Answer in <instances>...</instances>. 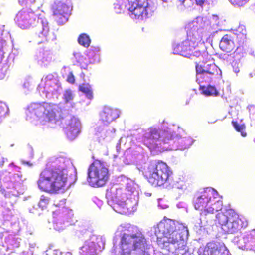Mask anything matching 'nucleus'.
Here are the masks:
<instances>
[{"instance_id": "nucleus-1", "label": "nucleus", "mask_w": 255, "mask_h": 255, "mask_svg": "<svg viewBox=\"0 0 255 255\" xmlns=\"http://www.w3.org/2000/svg\"><path fill=\"white\" fill-rule=\"evenodd\" d=\"M137 138L150 149L165 150H183L194 141L186 136L184 130L178 126L164 121L158 128L140 129Z\"/></svg>"}, {"instance_id": "nucleus-2", "label": "nucleus", "mask_w": 255, "mask_h": 255, "mask_svg": "<svg viewBox=\"0 0 255 255\" xmlns=\"http://www.w3.org/2000/svg\"><path fill=\"white\" fill-rule=\"evenodd\" d=\"M185 29L186 38L180 43L173 44V54L191 59L207 57L205 40L207 42L212 32L210 21L206 17H198L188 23Z\"/></svg>"}, {"instance_id": "nucleus-3", "label": "nucleus", "mask_w": 255, "mask_h": 255, "mask_svg": "<svg viewBox=\"0 0 255 255\" xmlns=\"http://www.w3.org/2000/svg\"><path fill=\"white\" fill-rule=\"evenodd\" d=\"M77 180L76 171L69 158L64 156L52 157L37 181L38 188L49 193H56L67 182L69 186Z\"/></svg>"}, {"instance_id": "nucleus-4", "label": "nucleus", "mask_w": 255, "mask_h": 255, "mask_svg": "<svg viewBox=\"0 0 255 255\" xmlns=\"http://www.w3.org/2000/svg\"><path fill=\"white\" fill-rule=\"evenodd\" d=\"M120 234L119 247L116 246V237L113 239L111 255H163L155 253L151 244L145 238L141 230L136 226L128 223L119 225L116 234Z\"/></svg>"}, {"instance_id": "nucleus-5", "label": "nucleus", "mask_w": 255, "mask_h": 255, "mask_svg": "<svg viewBox=\"0 0 255 255\" xmlns=\"http://www.w3.org/2000/svg\"><path fill=\"white\" fill-rule=\"evenodd\" d=\"M74 97L73 92L68 89L63 93L65 106L63 107L47 102L32 103L28 107L26 120L35 125L56 124L65 115L72 112L75 105L73 102Z\"/></svg>"}, {"instance_id": "nucleus-6", "label": "nucleus", "mask_w": 255, "mask_h": 255, "mask_svg": "<svg viewBox=\"0 0 255 255\" xmlns=\"http://www.w3.org/2000/svg\"><path fill=\"white\" fill-rule=\"evenodd\" d=\"M151 240L156 237L158 245L167 250H175L178 245L184 246L188 235L186 226L178 221L166 219L160 221L148 231Z\"/></svg>"}, {"instance_id": "nucleus-7", "label": "nucleus", "mask_w": 255, "mask_h": 255, "mask_svg": "<svg viewBox=\"0 0 255 255\" xmlns=\"http://www.w3.org/2000/svg\"><path fill=\"white\" fill-rule=\"evenodd\" d=\"M222 197L213 188L204 189L197 195L194 199V205L200 212L201 226L213 223L217 212L222 209Z\"/></svg>"}, {"instance_id": "nucleus-8", "label": "nucleus", "mask_w": 255, "mask_h": 255, "mask_svg": "<svg viewBox=\"0 0 255 255\" xmlns=\"http://www.w3.org/2000/svg\"><path fill=\"white\" fill-rule=\"evenodd\" d=\"M42 14L27 9H23L16 14L15 21L21 29L31 27L34 28V39L38 44L48 40L49 27L46 19H43Z\"/></svg>"}, {"instance_id": "nucleus-9", "label": "nucleus", "mask_w": 255, "mask_h": 255, "mask_svg": "<svg viewBox=\"0 0 255 255\" xmlns=\"http://www.w3.org/2000/svg\"><path fill=\"white\" fill-rule=\"evenodd\" d=\"M114 6L117 13L127 10L130 17L136 22L151 17L157 7L153 0H116Z\"/></svg>"}, {"instance_id": "nucleus-10", "label": "nucleus", "mask_w": 255, "mask_h": 255, "mask_svg": "<svg viewBox=\"0 0 255 255\" xmlns=\"http://www.w3.org/2000/svg\"><path fill=\"white\" fill-rule=\"evenodd\" d=\"M144 176L148 182L153 186H164L166 188L183 189V180L180 182L173 181L172 172L167 164L161 161H152L145 171Z\"/></svg>"}, {"instance_id": "nucleus-11", "label": "nucleus", "mask_w": 255, "mask_h": 255, "mask_svg": "<svg viewBox=\"0 0 255 255\" xmlns=\"http://www.w3.org/2000/svg\"><path fill=\"white\" fill-rule=\"evenodd\" d=\"M124 190L117 186H113L107 190L106 198L108 204L116 212L127 214L135 210L131 204V199L127 197Z\"/></svg>"}, {"instance_id": "nucleus-12", "label": "nucleus", "mask_w": 255, "mask_h": 255, "mask_svg": "<svg viewBox=\"0 0 255 255\" xmlns=\"http://www.w3.org/2000/svg\"><path fill=\"white\" fill-rule=\"evenodd\" d=\"M206 57L199 59V61L196 62V81L199 84L203 82L216 84L222 79V71L214 63L204 62Z\"/></svg>"}, {"instance_id": "nucleus-13", "label": "nucleus", "mask_w": 255, "mask_h": 255, "mask_svg": "<svg viewBox=\"0 0 255 255\" xmlns=\"http://www.w3.org/2000/svg\"><path fill=\"white\" fill-rule=\"evenodd\" d=\"M220 211L216 215V220L213 222L217 221L224 232L234 233L247 226V223H244L238 214L230 206L225 207Z\"/></svg>"}, {"instance_id": "nucleus-14", "label": "nucleus", "mask_w": 255, "mask_h": 255, "mask_svg": "<svg viewBox=\"0 0 255 255\" xmlns=\"http://www.w3.org/2000/svg\"><path fill=\"white\" fill-rule=\"evenodd\" d=\"M37 90L43 97L48 99H58L63 92V88L57 74H49L43 77Z\"/></svg>"}, {"instance_id": "nucleus-15", "label": "nucleus", "mask_w": 255, "mask_h": 255, "mask_svg": "<svg viewBox=\"0 0 255 255\" xmlns=\"http://www.w3.org/2000/svg\"><path fill=\"white\" fill-rule=\"evenodd\" d=\"M108 164L100 160H96L90 165L88 170L87 181L94 187H102L109 179Z\"/></svg>"}, {"instance_id": "nucleus-16", "label": "nucleus", "mask_w": 255, "mask_h": 255, "mask_svg": "<svg viewBox=\"0 0 255 255\" xmlns=\"http://www.w3.org/2000/svg\"><path fill=\"white\" fill-rule=\"evenodd\" d=\"M65 199L61 200L58 203H54V205L59 209L53 212V226L54 228L58 231L63 230L74 222L72 219L73 211L65 207Z\"/></svg>"}, {"instance_id": "nucleus-17", "label": "nucleus", "mask_w": 255, "mask_h": 255, "mask_svg": "<svg viewBox=\"0 0 255 255\" xmlns=\"http://www.w3.org/2000/svg\"><path fill=\"white\" fill-rule=\"evenodd\" d=\"M25 180L26 178H23L20 172L16 174L7 172L0 173V181L2 180L7 188L13 189V191L10 192L15 196H18L24 193L25 188L23 182Z\"/></svg>"}, {"instance_id": "nucleus-18", "label": "nucleus", "mask_w": 255, "mask_h": 255, "mask_svg": "<svg viewBox=\"0 0 255 255\" xmlns=\"http://www.w3.org/2000/svg\"><path fill=\"white\" fill-rule=\"evenodd\" d=\"M105 242L104 236L90 234L80 248V255H98L104 250Z\"/></svg>"}, {"instance_id": "nucleus-19", "label": "nucleus", "mask_w": 255, "mask_h": 255, "mask_svg": "<svg viewBox=\"0 0 255 255\" xmlns=\"http://www.w3.org/2000/svg\"><path fill=\"white\" fill-rule=\"evenodd\" d=\"M65 118L64 127L65 133L69 140H73L81 132V122L78 118L75 116H67Z\"/></svg>"}, {"instance_id": "nucleus-20", "label": "nucleus", "mask_w": 255, "mask_h": 255, "mask_svg": "<svg viewBox=\"0 0 255 255\" xmlns=\"http://www.w3.org/2000/svg\"><path fill=\"white\" fill-rule=\"evenodd\" d=\"M121 113V111L118 109L105 106L100 113L99 124L108 126L120 117Z\"/></svg>"}, {"instance_id": "nucleus-21", "label": "nucleus", "mask_w": 255, "mask_h": 255, "mask_svg": "<svg viewBox=\"0 0 255 255\" xmlns=\"http://www.w3.org/2000/svg\"><path fill=\"white\" fill-rule=\"evenodd\" d=\"M53 14L57 16V22L61 24L66 23L71 14L72 8L61 2L55 3L52 7Z\"/></svg>"}, {"instance_id": "nucleus-22", "label": "nucleus", "mask_w": 255, "mask_h": 255, "mask_svg": "<svg viewBox=\"0 0 255 255\" xmlns=\"http://www.w3.org/2000/svg\"><path fill=\"white\" fill-rule=\"evenodd\" d=\"M203 255H231L223 242H211L207 244L203 250Z\"/></svg>"}, {"instance_id": "nucleus-23", "label": "nucleus", "mask_w": 255, "mask_h": 255, "mask_svg": "<svg viewBox=\"0 0 255 255\" xmlns=\"http://www.w3.org/2000/svg\"><path fill=\"white\" fill-rule=\"evenodd\" d=\"M115 129L110 126L99 124L95 128V136L99 143L103 144L104 141H109L113 136Z\"/></svg>"}, {"instance_id": "nucleus-24", "label": "nucleus", "mask_w": 255, "mask_h": 255, "mask_svg": "<svg viewBox=\"0 0 255 255\" xmlns=\"http://www.w3.org/2000/svg\"><path fill=\"white\" fill-rule=\"evenodd\" d=\"M52 53L48 48L43 47L36 52L34 59L39 65L46 67L52 61Z\"/></svg>"}, {"instance_id": "nucleus-25", "label": "nucleus", "mask_w": 255, "mask_h": 255, "mask_svg": "<svg viewBox=\"0 0 255 255\" xmlns=\"http://www.w3.org/2000/svg\"><path fill=\"white\" fill-rule=\"evenodd\" d=\"M232 241L239 248L242 249H244L248 244L251 246H255V230L252 231L250 234L235 237Z\"/></svg>"}, {"instance_id": "nucleus-26", "label": "nucleus", "mask_w": 255, "mask_h": 255, "mask_svg": "<svg viewBox=\"0 0 255 255\" xmlns=\"http://www.w3.org/2000/svg\"><path fill=\"white\" fill-rule=\"evenodd\" d=\"M127 181L126 189L130 196V202L135 209L139 199L138 185L131 180L127 179Z\"/></svg>"}, {"instance_id": "nucleus-27", "label": "nucleus", "mask_w": 255, "mask_h": 255, "mask_svg": "<svg viewBox=\"0 0 255 255\" xmlns=\"http://www.w3.org/2000/svg\"><path fill=\"white\" fill-rule=\"evenodd\" d=\"M219 47L225 52H231L235 47L234 43L231 36L229 35H224L220 40Z\"/></svg>"}, {"instance_id": "nucleus-28", "label": "nucleus", "mask_w": 255, "mask_h": 255, "mask_svg": "<svg viewBox=\"0 0 255 255\" xmlns=\"http://www.w3.org/2000/svg\"><path fill=\"white\" fill-rule=\"evenodd\" d=\"M100 49L99 47H91L88 50L86 58L88 61V65L100 62Z\"/></svg>"}, {"instance_id": "nucleus-29", "label": "nucleus", "mask_w": 255, "mask_h": 255, "mask_svg": "<svg viewBox=\"0 0 255 255\" xmlns=\"http://www.w3.org/2000/svg\"><path fill=\"white\" fill-rule=\"evenodd\" d=\"M18 2L22 6H26L28 9L39 12V9L42 4L41 0H18Z\"/></svg>"}, {"instance_id": "nucleus-30", "label": "nucleus", "mask_w": 255, "mask_h": 255, "mask_svg": "<svg viewBox=\"0 0 255 255\" xmlns=\"http://www.w3.org/2000/svg\"><path fill=\"white\" fill-rule=\"evenodd\" d=\"M193 251L192 249L189 248L186 246V241H185L184 246L178 245L175 247V250L169 251V252L172 253L174 255H194Z\"/></svg>"}, {"instance_id": "nucleus-31", "label": "nucleus", "mask_w": 255, "mask_h": 255, "mask_svg": "<svg viewBox=\"0 0 255 255\" xmlns=\"http://www.w3.org/2000/svg\"><path fill=\"white\" fill-rule=\"evenodd\" d=\"M200 85V90L202 93L206 96H217L219 95V92L214 85L209 84L207 86Z\"/></svg>"}, {"instance_id": "nucleus-32", "label": "nucleus", "mask_w": 255, "mask_h": 255, "mask_svg": "<svg viewBox=\"0 0 255 255\" xmlns=\"http://www.w3.org/2000/svg\"><path fill=\"white\" fill-rule=\"evenodd\" d=\"M73 56L77 63L83 69H86L88 66V61L86 56L84 57L80 52L75 51L73 52Z\"/></svg>"}, {"instance_id": "nucleus-33", "label": "nucleus", "mask_w": 255, "mask_h": 255, "mask_svg": "<svg viewBox=\"0 0 255 255\" xmlns=\"http://www.w3.org/2000/svg\"><path fill=\"white\" fill-rule=\"evenodd\" d=\"M79 89L88 100H91L93 99V91L89 84H83L79 86Z\"/></svg>"}, {"instance_id": "nucleus-34", "label": "nucleus", "mask_w": 255, "mask_h": 255, "mask_svg": "<svg viewBox=\"0 0 255 255\" xmlns=\"http://www.w3.org/2000/svg\"><path fill=\"white\" fill-rule=\"evenodd\" d=\"M9 108L5 103L0 101V123L8 115Z\"/></svg>"}, {"instance_id": "nucleus-35", "label": "nucleus", "mask_w": 255, "mask_h": 255, "mask_svg": "<svg viewBox=\"0 0 255 255\" xmlns=\"http://www.w3.org/2000/svg\"><path fill=\"white\" fill-rule=\"evenodd\" d=\"M78 41L80 45L87 47L89 46L91 40L88 35L83 33L79 36Z\"/></svg>"}, {"instance_id": "nucleus-36", "label": "nucleus", "mask_w": 255, "mask_h": 255, "mask_svg": "<svg viewBox=\"0 0 255 255\" xmlns=\"http://www.w3.org/2000/svg\"><path fill=\"white\" fill-rule=\"evenodd\" d=\"M50 201V198L47 196L42 195L40 198L38 206L42 210L46 208Z\"/></svg>"}, {"instance_id": "nucleus-37", "label": "nucleus", "mask_w": 255, "mask_h": 255, "mask_svg": "<svg viewBox=\"0 0 255 255\" xmlns=\"http://www.w3.org/2000/svg\"><path fill=\"white\" fill-rule=\"evenodd\" d=\"M22 87L24 90L25 93L32 89V79L30 77H28L24 80Z\"/></svg>"}, {"instance_id": "nucleus-38", "label": "nucleus", "mask_w": 255, "mask_h": 255, "mask_svg": "<svg viewBox=\"0 0 255 255\" xmlns=\"http://www.w3.org/2000/svg\"><path fill=\"white\" fill-rule=\"evenodd\" d=\"M46 255H72L71 252H62L59 250H46Z\"/></svg>"}, {"instance_id": "nucleus-39", "label": "nucleus", "mask_w": 255, "mask_h": 255, "mask_svg": "<svg viewBox=\"0 0 255 255\" xmlns=\"http://www.w3.org/2000/svg\"><path fill=\"white\" fill-rule=\"evenodd\" d=\"M232 124L234 128L237 131L241 132V135L243 137H245L246 136V133L243 131V130L245 128L244 125H240L236 122H232Z\"/></svg>"}, {"instance_id": "nucleus-40", "label": "nucleus", "mask_w": 255, "mask_h": 255, "mask_svg": "<svg viewBox=\"0 0 255 255\" xmlns=\"http://www.w3.org/2000/svg\"><path fill=\"white\" fill-rule=\"evenodd\" d=\"M234 6L237 7L243 6L249 0H228Z\"/></svg>"}, {"instance_id": "nucleus-41", "label": "nucleus", "mask_w": 255, "mask_h": 255, "mask_svg": "<svg viewBox=\"0 0 255 255\" xmlns=\"http://www.w3.org/2000/svg\"><path fill=\"white\" fill-rule=\"evenodd\" d=\"M3 27L4 26L0 25V36L2 34L3 31ZM5 44V41L4 40L3 38L0 37V54H1V53H2V49Z\"/></svg>"}, {"instance_id": "nucleus-42", "label": "nucleus", "mask_w": 255, "mask_h": 255, "mask_svg": "<svg viewBox=\"0 0 255 255\" xmlns=\"http://www.w3.org/2000/svg\"><path fill=\"white\" fill-rule=\"evenodd\" d=\"M158 206L162 209H165L169 207L167 202L162 199L158 200Z\"/></svg>"}, {"instance_id": "nucleus-43", "label": "nucleus", "mask_w": 255, "mask_h": 255, "mask_svg": "<svg viewBox=\"0 0 255 255\" xmlns=\"http://www.w3.org/2000/svg\"><path fill=\"white\" fill-rule=\"evenodd\" d=\"M248 108L250 113V118L253 119H255V106L250 105L248 107Z\"/></svg>"}, {"instance_id": "nucleus-44", "label": "nucleus", "mask_w": 255, "mask_h": 255, "mask_svg": "<svg viewBox=\"0 0 255 255\" xmlns=\"http://www.w3.org/2000/svg\"><path fill=\"white\" fill-rule=\"evenodd\" d=\"M193 0H183L182 4L186 8H190L193 5Z\"/></svg>"}, {"instance_id": "nucleus-45", "label": "nucleus", "mask_w": 255, "mask_h": 255, "mask_svg": "<svg viewBox=\"0 0 255 255\" xmlns=\"http://www.w3.org/2000/svg\"><path fill=\"white\" fill-rule=\"evenodd\" d=\"M92 201L98 207V208H100L103 205V201L99 199H98L97 197H94L92 198Z\"/></svg>"}, {"instance_id": "nucleus-46", "label": "nucleus", "mask_w": 255, "mask_h": 255, "mask_svg": "<svg viewBox=\"0 0 255 255\" xmlns=\"http://www.w3.org/2000/svg\"><path fill=\"white\" fill-rule=\"evenodd\" d=\"M232 67L233 71L235 73H238L240 71L239 69V63L236 62H234L232 63Z\"/></svg>"}, {"instance_id": "nucleus-47", "label": "nucleus", "mask_w": 255, "mask_h": 255, "mask_svg": "<svg viewBox=\"0 0 255 255\" xmlns=\"http://www.w3.org/2000/svg\"><path fill=\"white\" fill-rule=\"evenodd\" d=\"M67 81L71 84H73L75 82V78L74 76L73 75V73L72 72H70L67 77Z\"/></svg>"}, {"instance_id": "nucleus-48", "label": "nucleus", "mask_w": 255, "mask_h": 255, "mask_svg": "<svg viewBox=\"0 0 255 255\" xmlns=\"http://www.w3.org/2000/svg\"><path fill=\"white\" fill-rule=\"evenodd\" d=\"M21 162L23 164V165H27L29 167H31L33 164L32 163H31L30 161H25L23 159H21Z\"/></svg>"}, {"instance_id": "nucleus-49", "label": "nucleus", "mask_w": 255, "mask_h": 255, "mask_svg": "<svg viewBox=\"0 0 255 255\" xmlns=\"http://www.w3.org/2000/svg\"><path fill=\"white\" fill-rule=\"evenodd\" d=\"M21 162L23 164V165H27L29 167H31L33 164L32 163H31L30 161H25L23 159H21Z\"/></svg>"}, {"instance_id": "nucleus-50", "label": "nucleus", "mask_w": 255, "mask_h": 255, "mask_svg": "<svg viewBox=\"0 0 255 255\" xmlns=\"http://www.w3.org/2000/svg\"><path fill=\"white\" fill-rule=\"evenodd\" d=\"M143 156L142 154H138L137 155V159H136V162L137 163L141 164L142 163V162L141 160L143 158Z\"/></svg>"}, {"instance_id": "nucleus-51", "label": "nucleus", "mask_w": 255, "mask_h": 255, "mask_svg": "<svg viewBox=\"0 0 255 255\" xmlns=\"http://www.w3.org/2000/svg\"><path fill=\"white\" fill-rule=\"evenodd\" d=\"M180 180H182V179L181 178H177V177H175L174 178H173V181L175 182V183L180 182Z\"/></svg>"}, {"instance_id": "nucleus-52", "label": "nucleus", "mask_w": 255, "mask_h": 255, "mask_svg": "<svg viewBox=\"0 0 255 255\" xmlns=\"http://www.w3.org/2000/svg\"><path fill=\"white\" fill-rule=\"evenodd\" d=\"M116 148L117 152H119V151H120V149H121V147H120V143H117V145H116Z\"/></svg>"}, {"instance_id": "nucleus-53", "label": "nucleus", "mask_w": 255, "mask_h": 255, "mask_svg": "<svg viewBox=\"0 0 255 255\" xmlns=\"http://www.w3.org/2000/svg\"><path fill=\"white\" fill-rule=\"evenodd\" d=\"M5 74L0 71V79H2L4 77Z\"/></svg>"}, {"instance_id": "nucleus-54", "label": "nucleus", "mask_w": 255, "mask_h": 255, "mask_svg": "<svg viewBox=\"0 0 255 255\" xmlns=\"http://www.w3.org/2000/svg\"><path fill=\"white\" fill-rule=\"evenodd\" d=\"M3 161H0V166H2L3 165Z\"/></svg>"}, {"instance_id": "nucleus-55", "label": "nucleus", "mask_w": 255, "mask_h": 255, "mask_svg": "<svg viewBox=\"0 0 255 255\" xmlns=\"http://www.w3.org/2000/svg\"><path fill=\"white\" fill-rule=\"evenodd\" d=\"M218 18L217 16L213 15V19L216 20Z\"/></svg>"}, {"instance_id": "nucleus-56", "label": "nucleus", "mask_w": 255, "mask_h": 255, "mask_svg": "<svg viewBox=\"0 0 255 255\" xmlns=\"http://www.w3.org/2000/svg\"><path fill=\"white\" fill-rule=\"evenodd\" d=\"M117 157H118V155H117L115 154V155H114V158H115V159H117Z\"/></svg>"}, {"instance_id": "nucleus-57", "label": "nucleus", "mask_w": 255, "mask_h": 255, "mask_svg": "<svg viewBox=\"0 0 255 255\" xmlns=\"http://www.w3.org/2000/svg\"><path fill=\"white\" fill-rule=\"evenodd\" d=\"M85 233H86L87 234H89V232L87 230H85Z\"/></svg>"}, {"instance_id": "nucleus-58", "label": "nucleus", "mask_w": 255, "mask_h": 255, "mask_svg": "<svg viewBox=\"0 0 255 255\" xmlns=\"http://www.w3.org/2000/svg\"><path fill=\"white\" fill-rule=\"evenodd\" d=\"M240 50V48L238 47L237 49V51H239Z\"/></svg>"}, {"instance_id": "nucleus-59", "label": "nucleus", "mask_w": 255, "mask_h": 255, "mask_svg": "<svg viewBox=\"0 0 255 255\" xmlns=\"http://www.w3.org/2000/svg\"><path fill=\"white\" fill-rule=\"evenodd\" d=\"M13 163H11V164H10V165H13Z\"/></svg>"}, {"instance_id": "nucleus-60", "label": "nucleus", "mask_w": 255, "mask_h": 255, "mask_svg": "<svg viewBox=\"0 0 255 255\" xmlns=\"http://www.w3.org/2000/svg\"><path fill=\"white\" fill-rule=\"evenodd\" d=\"M254 141H255V139H254Z\"/></svg>"}]
</instances>
